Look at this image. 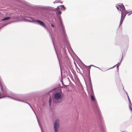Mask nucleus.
Returning <instances> with one entry per match:
<instances>
[{
	"instance_id": "16",
	"label": "nucleus",
	"mask_w": 132,
	"mask_h": 132,
	"mask_svg": "<svg viewBox=\"0 0 132 132\" xmlns=\"http://www.w3.org/2000/svg\"><path fill=\"white\" fill-rule=\"evenodd\" d=\"M59 14H61V12L60 11H59Z\"/></svg>"
},
{
	"instance_id": "9",
	"label": "nucleus",
	"mask_w": 132,
	"mask_h": 132,
	"mask_svg": "<svg viewBox=\"0 0 132 132\" xmlns=\"http://www.w3.org/2000/svg\"><path fill=\"white\" fill-rule=\"evenodd\" d=\"M121 5H118L116 6L118 10H121Z\"/></svg>"
},
{
	"instance_id": "5",
	"label": "nucleus",
	"mask_w": 132,
	"mask_h": 132,
	"mask_svg": "<svg viewBox=\"0 0 132 132\" xmlns=\"http://www.w3.org/2000/svg\"><path fill=\"white\" fill-rule=\"evenodd\" d=\"M36 21L37 22L41 25L42 26L44 27H46L44 23L43 22L38 20H36Z\"/></svg>"
},
{
	"instance_id": "8",
	"label": "nucleus",
	"mask_w": 132,
	"mask_h": 132,
	"mask_svg": "<svg viewBox=\"0 0 132 132\" xmlns=\"http://www.w3.org/2000/svg\"><path fill=\"white\" fill-rule=\"evenodd\" d=\"M7 97L11 98L13 99V98L12 97L10 96H3L0 97V99L4 97Z\"/></svg>"
},
{
	"instance_id": "12",
	"label": "nucleus",
	"mask_w": 132,
	"mask_h": 132,
	"mask_svg": "<svg viewBox=\"0 0 132 132\" xmlns=\"http://www.w3.org/2000/svg\"><path fill=\"white\" fill-rule=\"evenodd\" d=\"M61 26H62V30H63V31L64 32V28H63V25H62V23H61Z\"/></svg>"
},
{
	"instance_id": "15",
	"label": "nucleus",
	"mask_w": 132,
	"mask_h": 132,
	"mask_svg": "<svg viewBox=\"0 0 132 132\" xmlns=\"http://www.w3.org/2000/svg\"><path fill=\"white\" fill-rule=\"evenodd\" d=\"M2 91L3 92V90H1V92L0 93V96L1 95H2V92H1Z\"/></svg>"
},
{
	"instance_id": "2",
	"label": "nucleus",
	"mask_w": 132,
	"mask_h": 132,
	"mask_svg": "<svg viewBox=\"0 0 132 132\" xmlns=\"http://www.w3.org/2000/svg\"><path fill=\"white\" fill-rule=\"evenodd\" d=\"M62 93L61 92L60 93L58 92H57L55 93L54 96L55 99L57 100H60L62 96Z\"/></svg>"
},
{
	"instance_id": "19",
	"label": "nucleus",
	"mask_w": 132,
	"mask_h": 132,
	"mask_svg": "<svg viewBox=\"0 0 132 132\" xmlns=\"http://www.w3.org/2000/svg\"><path fill=\"white\" fill-rule=\"evenodd\" d=\"M119 29H120L121 31H122V29L121 28H119Z\"/></svg>"
},
{
	"instance_id": "7",
	"label": "nucleus",
	"mask_w": 132,
	"mask_h": 132,
	"mask_svg": "<svg viewBox=\"0 0 132 132\" xmlns=\"http://www.w3.org/2000/svg\"><path fill=\"white\" fill-rule=\"evenodd\" d=\"M10 19V17H7L6 18H5L3 19H2V20L3 21H4V20H9Z\"/></svg>"
},
{
	"instance_id": "3",
	"label": "nucleus",
	"mask_w": 132,
	"mask_h": 132,
	"mask_svg": "<svg viewBox=\"0 0 132 132\" xmlns=\"http://www.w3.org/2000/svg\"><path fill=\"white\" fill-rule=\"evenodd\" d=\"M124 13H125V14L124 15L123 14H122L121 15V19L120 22V25L122 23L123 21V19H124L125 18L126 15V14L127 13H128L129 12H128L127 11H126V10L124 11Z\"/></svg>"
},
{
	"instance_id": "10",
	"label": "nucleus",
	"mask_w": 132,
	"mask_h": 132,
	"mask_svg": "<svg viewBox=\"0 0 132 132\" xmlns=\"http://www.w3.org/2000/svg\"><path fill=\"white\" fill-rule=\"evenodd\" d=\"M90 97L91 100L92 101H95V98L94 97H93V96L92 95H91L90 96Z\"/></svg>"
},
{
	"instance_id": "23",
	"label": "nucleus",
	"mask_w": 132,
	"mask_h": 132,
	"mask_svg": "<svg viewBox=\"0 0 132 132\" xmlns=\"http://www.w3.org/2000/svg\"><path fill=\"white\" fill-rule=\"evenodd\" d=\"M57 8H58V9H59V7H58Z\"/></svg>"
},
{
	"instance_id": "6",
	"label": "nucleus",
	"mask_w": 132,
	"mask_h": 132,
	"mask_svg": "<svg viewBox=\"0 0 132 132\" xmlns=\"http://www.w3.org/2000/svg\"><path fill=\"white\" fill-rule=\"evenodd\" d=\"M85 68L88 71L89 73H90V66H86V67Z\"/></svg>"
},
{
	"instance_id": "13",
	"label": "nucleus",
	"mask_w": 132,
	"mask_h": 132,
	"mask_svg": "<svg viewBox=\"0 0 132 132\" xmlns=\"http://www.w3.org/2000/svg\"><path fill=\"white\" fill-rule=\"evenodd\" d=\"M131 14H132V12L131 11L129 12L128 14V16H129Z\"/></svg>"
},
{
	"instance_id": "21",
	"label": "nucleus",
	"mask_w": 132,
	"mask_h": 132,
	"mask_svg": "<svg viewBox=\"0 0 132 132\" xmlns=\"http://www.w3.org/2000/svg\"><path fill=\"white\" fill-rule=\"evenodd\" d=\"M13 96H14V95H13Z\"/></svg>"
},
{
	"instance_id": "14",
	"label": "nucleus",
	"mask_w": 132,
	"mask_h": 132,
	"mask_svg": "<svg viewBox=\"0 0 132 132\" xmlns=\"http://www.w3.org/2000/svg\"><path fill=\"white\" fill-rule=\"evenodd\" d=\"M55 2L56 3H60V0H57L55 1Z\"/></svg>"
},
{
	"instance_id": "1",
	"label": "nucleus",
	"mask_w": 132,
	"mask_h": 132,
	"mask_svg": "<svg viewBox=\"0 0 132 132\" xmlns=\"http://www.w3.org/2000/svg\"><path fill=\"white\" fill-rule=\"evenodd\" d=\"M60 122L58 119H56L54 124V129L55 132H57L59 127Z\"/></svg>"
},
{
	"instance_id": "11",
	"label": "nucleus",
	"mask_w": 132,
	"mask_h": 132,
	"mask_svg": "<svg viewBox=\"0 0 132 132\" xmlns=\"http://www.w3.org/2000/svg\"><path fill=\"white\" fill-rule=\"evenodd\" d=\"M49 103L50 106H51V99L50 96V99H49Z\"/></svg>"
},
{
	"instance_id": "17",
	"label": "nucleus",
	"mask_w": 132,
	"mask_h": 132,
	"mask_svg": "<svg viewBox=\"0 0 132 132\" xmlns=\"http://www.w3.org/2000/svg\"><path fill=\"white\" fill-rule=\"evenodd\" d=\"M51 26L53 27H54V25L53 24H51Z\"/></svg>"
},
{
	"instance_id": "22",
	"label": "nucleus",
	"mask_w": 132,
	"mask_h": 132,
	"mask_svg": "<svg viewBox=\"0 0 132 132\" xmlns=\"http://www.w3.org/2000/svg\"><path fill=\"white\" fill-rule=\"evenodd\" d=\"M56 103H58V102H56Z\"/></svg>"
},
{
	"instance_id": "4",
	"label": "nucleus",
	"mask_w": 132,
	"mask_h": 132,
	"mask_svg": "<svg viewBox=\"0 0 132 132\" xmlns=\"http://www.w3.org/2000/svg\"><path fill=\"white\" fill-rule=\"evenodd\" d=\"M121 14H123L124 15L125 14V13L124 11H125L126 10L125 9V7L124 6H121Z\"/></svg>"
},
{
	"instance_id": "18",
	"label": "nucleus",
	"mask_w": 132,
	"mask_h": 132,
	"mask_svg": "<svg viewBox=\"0 0 132 132\" xmlns=\"http://www.w3.org/2000/svg\"><path fill=\"white\" fill-rule=\"evenodd\" d=\"M128 100H129V101L130 103H131V102L130 101V100L129 99V98L128 97Z\"/></svg>"
},
{
	"instance_id": "20",
	"label": "nucleus",
	"mask_w": 132,
	"mask_h": 132,
	"mask_svg": "<svg viewBox=\"0 0 132 132\" xmlns=\"http://www.w3.org/2000/svg\"><path fill=\"white\" fill-rule=\"evenodd\" d=\"M130 108L131 110H132V109H131V108L130 106Z\"/></svg>"
}]
</instances>
